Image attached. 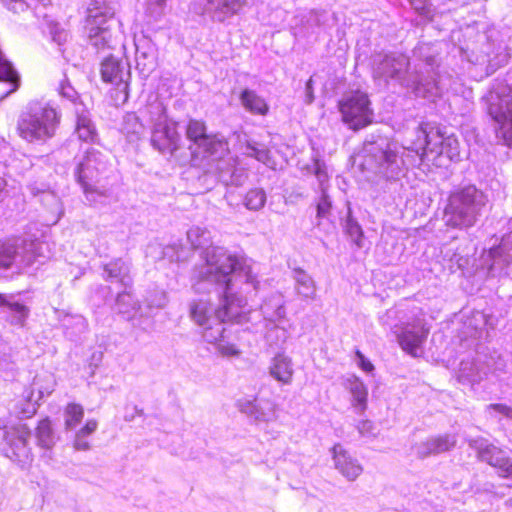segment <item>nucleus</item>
I'll use <instances>...</instances> for the list:
<instances>
[{"label": "nucleus", "instance_id": "obj_38", "mask_svg": "<svg viewBox=\"0 0 512 512\" xmlns=\"http://www.w3.org/2000/svg\"><path fill=\"white\" fill-rule=\"evenodd\" d=\"M358 430L361 434H366L372 431V423L370 421H361L358 425Z\"/></svg>", "mask_w": 512, "mask_h": 512}, {"label": "nucleus", "instance_id": "obj_21", "mask_svg": "<svg viewBox=\"0 0 512 512\" xmlns=\"http://www.w3.org/2000/svg\"><path fill=\"white\" fill-rule=\"evenodd\" d=\"M144 125L135 112L127 113L122 125V133L129 141L140 139Z\"/></svg>", "mask_w": 512, "mask_h": 512}, {"label": "nucleus", "instance_id": "obj_19", "mask_svg": "<svg viewBox=\"0 0 512 512\" xmlns=\"http://www.w3.org/2000/svg\"><path fill=\"white\" fill-rule=\"evenodd\" d=\"M270 373L276 380L284 384L290 383L293 377L291 361L282 355L276 356L270 367Z\"/></svg>", "mask_w": 512, "mask_h": 512}, {"label": "nucleus", "instance_id": "obj_11", "mask_svg": "<svg viewBox=\"0 0 512 512\" xmlns=\"http://www.w3.org/2000/svg\"><path fill=\"white\" fill-rule=\"evenodd\" d=\"M430 328L426 324L417 327L416 330L405 328L397 335L398 343L403 351L412 357H419L420 350L427 340Z\"/></svg>", "mask_w": 512, "mask_h": 512}, {"label": "nucleus", "instance_id": "obj_15", "mask_svg": "<svg viewBox=\"0 0 512 512\" xmlns=\"http://www.w3.org/2000/svg\"><path fill=\"white\" fill-rule=\"evenodd\" d=\"M243 107L252 114L265 116L269 112V105L264 98L255 91L244 89L240 94Z\"/></svg>", "mask_w": 512, "mask_h": 512}, {"label": "nucleus", "instance_id": "obj_35", "mask_svg": "<svg viewBox=\"0 0 512 512\" xmlns=\"http://www.w3.org/2000/svg\"><path fill=\"white\" fill-rule=\"evenodd\" d=\"M411 4L421 15H427L430 12L427 0H411Z\"/></svg>", "mask_w": 512, "mask_h": 512}, {"label": "nucleus", "instance_id": "obj_8", "mask_svg": "<svg viewBox=\"0 0 512 512\" xmlns=\"http://www.w3.org/2000/svg\"><path fill=\"white\" fill-rule=\"evenodd\" d=\"M201 139L188 147L191 152V159L194 161L200 158L221 160L230 152L228 140L220 137L217 133L209 132Z\"/></svg>", "mask_w": 512, "mask_h": 512}, {"label": "nucleus", "instance_id": "obj_43", "mask_svg": "<svg viewBox=\"0 0 512 512\" xmlns=\"http://www.w3.org/2000/svg\"><path fill=\"white\" fill-rule=\"evenodd\" d=\"M38 2H40L41 4H43L44 6H48L51 4V0H37Z\"/></svg>", "mask_w": 512, "mask_h": 512}, {"label": "nucleus", "instance_id": "obj_5", "mask_svg": "<svg viewBox=\"0 0 512 512\" xmlns=\"http://www.w3.org/2000/svg\"><path fill=\"white\" fill-rule=\"evenodd\" d=\"M206 264L209 269L201 276L202 280H211L216 284H223L227 289L232 287L231 274L240 266V260L237 255L228 250L213 247L205 253Z\"/></svg>", "mask_w": 512, "mask_h": 512}, {"label": "nucleus", "instance_id": "obj_31", "mask_svg": "<svg viewBox=\"0 0 512 512\" xmlns=\"http://www.w3.org/2000/svg\"><path fill=\"white\" fill-rule=\"evenodd\" d=\"M331 208V203L328 200L327 196H323L317 204V216L324 217L326 216Z\"/></svg>", "mask_w": 512, "mask_h": 512}, {"label": "nucleus", "instance_id": "obj_10", "mask_svg": "<svg viewBox=\"0 0 512 512\" xmlns=\"http://www.w3.org/2000/svg\"><path fill=\"white\" fill-rule=\"evenodd\" d=\"M114 19V12L101 11L100 6L88 8L84 21V30L90 39L103 36L110 30L109 22Z\"/></svg>", "mask_w": 512, "mask_h": 512}, {"label": "nucleus", "instance_id": "obj_25", "mask_svg": "<svg viewBox=\"0 0 512 512\" xmlns=\"http://www.w3.org/2000/svg\"><path fill=\"white\" fill-rule=\"evenodd\" d=\"M84 417V408L81 404L70 402L64 408V424L67 429L76 427Z\"/></svg>", "mask_w": 512, "mask_h": 512}, {"label": "nucleus", "instance_id": "obj_17", "mask_svg": "<svg viewBox=\"0 0 512 512\" xmlns=\"http://www.w3.org/2000/svg\"><path fill=\"white\" fill-rule=\"evenodd\" d=\"M78 181L82 185L85 192H98L96 183L98 182V172L91 165V160L86 159L80 163L77 169Z\"/></svg>", "mask_w": 512, "mask_h": 512}, {"label": "nucleus", "instance_id": "obj_7", "mask_svg": "<svg viewBox=\"0 0 512 512\" xmlns=\"http://www.w3.org/2000/svg\"><path fill=\"white\" fill-rule=\"evenodd\" d=\"M475 197L467 190H460L451 194L445 214L454 227L472 226L475 222Z\"/></svg>", "mask_w": 512, "mask_h": 512}, {"label": "nucleus", "instance_id": "obj_27", "mask_svg": "<svg viewBox=\"0 0 512 512\" xmlns=\"http://www.w3.org/2000/svg\"><path fill=\"white\" fill-rule=\"evenodd\" d=\"M265 202V192L258 188L250 189L245 196V205L251 210H258L262 208Z\"/></svg>", "mask_w": 512, "mask_h": 512}, {"label": "nucleus", "instance_id": "obj_16", "mask_svg": "<svg viewBox=\"0 0 512 512\" xmlns=\"http://www.w3.org/2000/svg\"><path fill=\"white\" fill-rule=\"evenodd\" d=\"M101 77L104 82L112 83L115 85L123 84L127 87L126 82L123 80V69L119 60L113 57H107L101 65Z\"/></svg>", "mask_w": 512, "mask_h": 512}, {"label": "nucleus", "instance_id": "obj_45", "mask_svg": "<svg viewBox=\"0 0 512 512\" xmlns=\"http://www.w3.org/2000/svg\"><path fill=\"white\" fill-rule=\"evenodd\" d=\"M161 2H164L165 0H160Z\"/></svg>", "mask_w": 512, "mask_h": 512}, {"label": "nucleus", "instance_id": "obj_41", "mask_svg": "<svg viewBox=\"0 0 512 512\" xmlns=\"http://www.w3.org/2000/svg\"><path fill=\"white\" fill-rule=\"evenodd\" d=\"M9 304H12V302L8 301L5 295L0 293V306H6L9 308Z\"/></svg>", "mask_w": 512, "mask_h": 512}, {"label": "nucleus", "instance_id": "obj_24", "mask_svg": "<svg viewBox=\"0 0 512 512\" xmlns=\"http://www.w3.org/2000/svg\"><path fill=\"white\" fill-rule=\"evenodd\" d=\"M75 132L82 142L95 143L97 132L90 119L80 116L77 119Z\"/></svg>", "mask_w": 512, "mask_h": 512}, {"label": "nucleus", "instance_id": "obj_3", "mask_svg": "<svg viewBox=\"0 0 512 512\" xmlns=\"http://www.w3.org/2000/svg\"><path fill=\"white\" fill-rule=\"evenodd\" d=\"M57 114L48 107L29 108L22 112L17 122V131L27 141L43 140L54 134Z\"/></svg>", "mask_w": 512, "mask_h": 512}, {"label": "nucleus", "instance_id": "obj_18", "mask_svg": "<svg viewBox=\"0 0 512 512\" xmlns=\"http://www.w3.org/2000/svg\"><path fill=\"white\" fill-rule=\"evenodd\" d=\"M96 419H88L85 424L76 432L73 448L78 451H87L91 448V435L97 430Z\"/></svg>", "mask_w": 512, "mask_h": 512}, {"label": "nucleus", "instance_id": "obj_20", "mask_svg": "<svg viewBox=\"0 0 512 512\" xmlns=\"http://www.w3.org/2000/svg\"><path fill=\"white\" fill-rule=\"evenodd\" d=\"M296 290L297 293L305 300H312L316 297V286L311 278L304 270H295Z\"/></svg>", "mask_w": 512, "mask_h": 512}, {"label": "nucleus", "instance_id": "obj_22", "mask_svg": "<svg viewBox=\"0 0 512 512\" xmlns=\"http://www.w3.org/2000/svg\"><path fill=\"white\" fill-rule=\"evenodd\" d=\"M18 245L12 239H0V269H10L16 260Z\"/></svg>", "mask_w": 512, "mask_h": 512}, {"label": "nucleus", "instance_id": "obj_33", "mask_svg": "<svg viewBox=\"0 0 512 512\" xmlns=\"http://www.w3.org/2000/svg\"><path fill=\"white\" fill-rule=\"evenodd\" d=\"M354 397H355L356 405H358L362 409H364L366 406V401H367V391L364 388H357L354 391Z\"/></svg>", "mask_w": 512, "mask_h": 512}, {"label": "nucleus", "instance_id": "obj_4", "mask_svg": "<svg viewBox=\"0 0 512 512\" xmlns=\"http://www.w3.org/2000/svg\"><path fill=\"white\" fill-rule=\"evenodd\" d=\"M247 299L234 293L230 289L224 287L222 296V302L220 307L216 310L217 317L221 320V323L217 324L216 332L214 333L212 327L205 328V337L209 342L220 343L224 340V327L222 323L232 322L239 323L243 318L247 316Z\"/></svg>", "mask_w": 512, "mask_h": 512}, {"label": "nucleus", "instance_id": "obj_1", "mask_svg": "<svg viewBox=\"0 0 512 512\" xmlns=\"http://www.w3.org/2000/svg\"><path fill=\"white\" fill-rule=\"evenodd\" d=\"M337 108L341 121L353 132L363 130L375 123L372 102L367 92L357 89L338 100Z\"/></svg>", "mask_w": 512, "mask_h": 512}, {"label": "nucleus", "instance_id": "obj_14", "mask_svg": "<svg viewBox=\"0 0 512 512\" xmlns=\"http://www.w3.org/2000/svg\"><path fill=\"white\" fill-rule=\"evenodd\" d=\"M479 457L500 470L501 477L512 476V461L505 452L494 445H488L479 450Z\"/></svg>", "mask_w": 512, "mask_h": 512}, {"label": "nucleus", "instance_id": "obj_42", "mask_svg": "<svg viewBox=\"0 0 512 512\" xmlns=\"http://www.w3.org/2000/svg\"><path fill=\"white\" fill-rule=\"evenodd\" d=\"M5 186H6L5 180L2 177H0V193L5 189Z\"/></svg>", "mask_w": 512, "mask_h": 512}, {"label": "nucleus", "instance_id": "obj_26", "mask_svg": "<svg viewBox=\"0 0 512 512\" xmlns=\"http://www.w3.org/2000/svg\"><path fill=\"white\" fill-rule=\"evenodd\" d=\"M36 437L38 440V443L47 449L52 448L54 445L53 440V429H52V423L49 418L42 419L39 421L37 427H36Z\"/></svg>", "mask_w": 512, "mask_h": 512}, {"label": "nucleus", "instance_id": "obj_12", "mask_svg": "<svg viewBox=\"0 0 512 512\" xmlns=\"http://www.w3.org/2000/svg\"><path fill=\"white\" fill-rule=\"evenodd\" d=\"M178 139L176 125L166 121L154 129L151 144L161 153H173L178 148Z\"/></svg>", "mask_w": 512, "mask_h": 512}, {"label": "nucleus", "instance_id": "obj_23", "mask_svg": "<svg viewBox=\"0 0 512 512\" xmlns=\"http://www.w3.org/2000/svg\"><path fill=\"white\" fill-rule=\"evenodd\" d=\"M209 133L206 121L203 119L190 118L185 125V136L190 145L197 140H202Z\"/></svg>", "mask_w": 512, "mask_h": 512}, {"label": "nucleus", "instance_id": "obj_28", "mask_svg": "<svg viewBox=\"0 0 512 512\" xmlns=\"http://www.w3.org/2000/svg\"><path fill=\"white\" fill-rule=\"evenodd\" d=\"M211 9L224 15H232L240 7L239 0H208Z\"/></svg>", "mask_w": 512, "mask_h": 512}, {"label": "nucleus", "instance_id": "obj_39", "mask_svg": "<svg viewBox=\"0 0 512 512\" xmlns=\"http://www.w3.org/2000/svg\"><path fill=\"white\" fill-rule=\"evenodd\" d=\"M96 6H100L101 11H109L106 0H92L90 8H95Z\"/></svg>", "mask_w": 512, "mask_h": 512}, {"label": "nucleus", "instance_id": "obj_2", "mask_svg": "<svg viewBox=\"0 0 512 512\" xmlns=\"http://www.w3.org/2000/svg\"><path fill=\"white\" fill-rule=\"evenodd\" d=\"M487 114L497 124V135L512 144V89L505 85L492 87L482 98Z\"/></svg>", "mask_w": 512, "mask_h": 512}, {"label": "nucleus", "instance_id": "obj_36", "mask_svg": "<svg viewBox=\"0 0 512 512\" xmlns=\"http://www.w3.org/2000/svg\"><path fill=\"white\" fill-rule=\"evenodd\" d=\"M220 351L223 355L226 356H236L239 354V350L234 344L222 345L220 347Z\"/></svg>", "mask_w": 512, "mask_h": 512}, {"label": "nucleus", "instance_id": "obj_30", "mask_svg": "<svg viewBox=\"0 0 512 512\" xmlns=\"http://www.w3.org/2000/svg\"><path fill=\"white\" fill-rule=\"evenodd\" d=\"M9 309L16 313L17 324L24 327L29 316V308L22 303L12 302V304H9Z\"/></svg>", "mask_w": 512, "mask_h": 512}, {"label": "nucleus", "instance_id": "obj_44", "mask_svg": "<svg viewBox=\"0 0 512 512\" xmlns=\"http://www.w3.org/2000/svg\"><path fill=\"white\" fill-rule=\"evenodd\" d=\"M435 447L437 449H439L441 447V441L440 440H436L435 443H434Z\"/></svg>", "mask_w": 512, "mask_h": 512}, {"label": "nucleus", "instance_id": "obj_32", "mask_svg": "<svg viewBox=\"0 0 512 512\" xmlns=\"http://www.w3.org/2000/svg\"><path fill=\"white\" fill-rule=\"evenodd\" d=\"M355 354L359 360V366L363 371L370 373L374 370V365L368 359L365 358V356L362 354L360 350L357 349L355 351Z\"/></svg>", "mask_w": 512, "mask_h": 512}, {"label": "nucleus", "instance_id": "obj_40", "mask_svg": "<svg viewBox=\"0 0 512 512\" xmlns=\"http://www.w3.org/2000/svg\"><path fill=\"white\" fill-rule=\"evenodd\" d=\"M1 1L7 6H10L13 4H20V5L25 4L24 0H1Z\"/></svg>", "mask_w": 512, "mask_h": 512}, {"label": "nucleus", "instance_id": "obj_9", "mask_svg": "<svg viewBox=\"0 0 512 512\" xmlns=\"http://www.w3.org/2000/svg\"><path fill=\"white\" fill-rule=\"evenodd\" d=\"M425 133V152L436 153L438 155L446 154L450 159L458 158L460 155V143L454 136H444L440 127H433Z\"/></svg>", "mask_w": 512, "mask_h": 512}, {"label": "nucleus", "instance_id": "obj_34", "mask_svg": "<svg viewBox=\"0 0 512 512\" xmlns=\"http://www.w3.org/2000/svg\"><path fill=\"white\" fill-rule=\"evenodd\" d=\"M489 408L494 411H497V412L501 413L502 415H504L505 417L511 419L512 408H510L509 406L502 404V403H494V404H491L489 406Z\"/></svg>", "mask_w": 512, "mask_h": 512}, {"label": "nucleus", "instance_id": "obj_6", "mask_svg": "<svg viewBox=\"0 0 512 512\" xmlns=\"http://www.w3.org/2000/svg\"><path fill=\"white\" fill-rule=\"evenodd\" d=\"M30 430L26 425H17L5 430L0 449L6 457L14 462L25 464L31 461V452L28 447Z\"/></svg>", "mask_w": 512, "mask_h": 512}, {"label": "nucleus", "instance_id": "obj_37", "mask_svg": "<svg viewBox=\"0 0 512 512\" xmlns=\"http://www.w3.org/2000/svg\"><path fill=\"white\" fill-rule=\"evenodd\" d=\"M396 156V153L391 149H386L382 151L383 160L388 164L394 163L396 161Z\"/></svg>", "mask_w": 512, "mask_h": 512}, {"label": "nucleus", "instance_id": "obj_29", "mask_svg": "<svg viewBox=\"0 0 512 512\" xmlns=\"http://www.w3.org/2000/svg\"><path fill=\"white\" fill-rule=\"evenodd\" d=\"M209 310L210 307L206 303H193L191 306V316L197 324L206 326L210 319Z\"/></svg>", "mask_w": 512, "mask_h": 512}, {"label": "nucleus", "instance_id": "obj_13", "mask_svg": "<svg viewBox=\"0 0 512 512\" xmlns=\"http://www.w3.org/2000/svg\"><path fill=\"white\" fill-rule=\"evenodd\" d=\"M336 468L346 478H357L362 473L361 465L353 459L344 447L337 443L332 448Z\"/></svg>", "mask_w": 512, "mask_h": 512}]
</instances>
